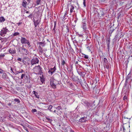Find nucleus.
<instances>
[{
	"mask_svg": "<svg viewBox=\"0 0 132 132\" xmlns=\"http://www.w3.org/2000/svg\"><path fill=\"white\" fill-rule=\"evenodd\" d=\"M130 79L131 81L132 80V72L131 71H130L128 74L127 75L125 82V83L124 84V86L123 87V88L125 89L126 86H127L128 84V80Z\"/></svg>",
	"mask_w": 132,
	"mask_h": 132,
	"instance_id": "1",
	"label": "nucleus"
},
{
	"mask_svg": "<svg viewBox=\"0 0 132 132\" xmlns=\"http://www.w3.org/2000/svg\"><path fill=\"white\" fill-rule=\"evenodd\" d=\"M42 69L39 65L35 66L34 68V73L37 75H39V73H40V75H42Z\"/></svg>",
	"mask_w": 132,
	"mask_h": 132,
	"instance_id": "2",
	"label": "nucleus"
},
{
	"mask_svg": "<svg viewBox=\"0 0 132 132\" xmlns=\"http://www.w3.org/2000/svg\"><path fill=\"white\" fill-rule=\"evenodd\" d=\"M70 77L72 80L76 82L77 84H78V82L80 83V80L77 77H75L73 75V72L71 73Z\"/></svg>",
	"mask_w": 132,
	"mask_h": 132,
	"instance_id": "3",
	"label": "nucleus"
},
{
	"mask_svg": "<svg viewBox=\"0 0 132 132\" xmlns=\"http://www.w3.org/2000/svg\"><path fill=\"white\" fill-rule=\"evenodd\" d=\"M60 81L54 80H51L50 84L51 86L53 89L56 88V85L59 84Z\"/></svg>",
	"mask_w": 132,
	"mask_h": 132,
	"instance_id": "4",
	"label": "nucleus"
},
{
	"mask_svg": "<svg viewBox=\"0 0 132 132\" xmlns=\"http://www.w3.org/2000/svg\"><path fill=\"white\" fill-rule=\"evenodd\" d=\"M100 11H98V14L97 16L98 17H101L102 16H103L105 14V11L104 9L101 8L99 9Z\"/></svg>",
	"mask_w": 132,
	"mask_h": 132,
	"instance_id": "5",
	"label": "nucleus"
},
{
	"mask_svg": "<svg viewBox=\"0 0 132 132\" xmlns=\"http://www.w3.org/2000/svg\"><path fill=\"white\" fill-rule=\"evenodd\" d=\"M67 8L69 10L70 9V13H72L73 12H75V11L74 10V5L73 4H72L71 3H68L67 6Z\"/></svg>",
	"mask_w": 132,
	"mask_h": 132,
	"instance_id": "6",
	"label": "nucleus"
},
{
	"mask_svg": "<svg viewBox=\"0 0 132 132\" xmlns=\"http://www.w3.org/2000/svg\"><path fill=\"white\" fill-rule=\"evenodd\" d=\"M77 71L78 74L80 75L81 77H84L86 74V73L82 69L78 68L77 69Z\"/></svg>",
	"mask_w": 132,
	"mask_h": 132,
	"instance_id": "7",
	"label": "nucleus"
},
{
	"mask_svg": "<svg viewBox=\"0 0 132 132\" xmlns=\"http://www.w3.org/2000/svg\"><path fill=\"white\" fill-rule=\"evenodd\" d=\"M9 31L6 27L3 28L1 30L0 33V35L2 37L5 36V35L6 34L7 32Z\"/></svg>",
	"mask_w": 132,
	"mask_h": 132,
	"instance_id": "8",
	"label": "nucleus"
},
{
	"mask_svg": "<svg viewBox=\"0 0 132 132\" xmlns=\"http://www.w3.org/2000/svg\"><path fill=\"white\" fill-rule=\"evenodd\" d=\"M40 22V20L39 19H38L36 20L34 19V25L36 30H38V29L39 28V24Z\"/></svg>",
	"mask_w": 132,
	"mask_h": 132,
	"instance_id": "9",
	"label": "nucleus"
},
{
	"mask_svg": "<svg viewBox=\"0 0 132 132\" xmlns=\"http://www.w3.org/2000/svg\"><path fill=\"white\" fill-rule=\"evenodd\" d=\"M103 65L105 68H106L107 69H108L109 68V62L107 60L106 58H104L103 59Z\"/></svg>",
	"mask_w": 132,
	"mask_h": 132,
	"instance_id": "10",
	"label": "nucleus"
},
{
	"mask_svg": "<svg viewBox=\"0 0 132 132\" xmlns=\"http://www.w3.org/2000/svg\"><path fill=\"white\" fill-rule=\"evenodd\" d=\"M87 116H84L83 117L81 118L78 120H77V122L78 123H79V122L83 123L87 121Z\"/></svg>",
	"mask_w": 132,
	"mask_h": 132,
	"instance_id": "11",
	"label": "nucleus"
},
{
	"mask_svg": "<svg viewBox=\"0 0 132 132\" xmlns=\"http://www.w3.org/2000/svg\"><path fill=\"white\" fill-rule=\"evenodd\" d=\"M53 80L60 81V77L59 75L56 73L54 75L53 77Z\"/></svg>",
	"mask_w": 132,
	"mask_h": 132,
	"instance_id": "12",
	"label": "nucleus"
},
{
	"mask_svg": "<svg viewBox=\"0 0 132 132\" xmlns=\"http://www.w3.org/2000/svg\"><path fill=\"white\" fill-rule=\"evenodd\" d=\"M83 81L84 82V83H83L81 81L80 83L83 88L86 90L87 89V87L88 85L85 80H83Z\"/></svg>",
	"mask_w": 132,
	"mask_h": 132,
	"instance_id": "13",
	"label": "nucleus"
},
{
	"mask_svg": "<svg viewBox=\"0 0 132 132\" xmlns=\"http://www.w3.org/2000/svg\"><path fill=\"white\" fill-rule=\"evenodd\" d=\"M123 89H124L123 88ZM125 90H124V94L125 95H128L130 92V89L129 88V86H126L125 89Z\"/></svg>",
	"mask_w": 132,
	"mask_h": 132,
	"instance_id": "14",
	"label": "nucleus"
},
{
	"mask_svg": "<svg viewBox=\"0 0 132 132\" xmlns=\"http://www.w3.org/2000/svg\"><path fill=\"white\" fill-rule=\"evenodd\" d=\"M56 68L55 66H54L53 68H51L49 69V71L48 72L50 74L51 73V75H52L55 71Z\"/></svg>",
	"mask_w": 132,
	"mask_h": 132,
	"instance_id": "15",
	"label": "nucleus"
},
{
	"mask_svg": "<svg viewBox=\"0 0 132 132\" xmlns=\"http://www.w3.org/2000/svg\"><path fill=\"white\" fill-rule=\"evenodd\" d=\"M36 8L37 11L36 12V13H34V17L35 18L36 16V17L37 19L38 18H39V16L40 15V12L38 10V9L37 8Z\"/></svg>",
	"mask_w": 132,
	"mask_h": 132,
	"instance_id": "16",
	"label": "nucleus"
},
{
	"mask_svg": "<svg viewBox=\"0 0 132 132\" xmlns=\"http://www.w3.org/2000/svg\"><path fill=\"white\" fill-rule=\"evenodd\" d=\"M77 38L78 37H72L71 40H72L73 43H76L77 44H78V42L77 41Z\"/></svg>",
	"mask_w": 132,
	"mask_h": 132,
	"instance_id": "17",
	"label": "nucleus"
},
{
	"mask_svg": "<svg viewBox=\"0 0 132 132\" xmlns=\"http://www.w3.org/2000/svg\"><path fill=\"white\" fill-rule=\"evenodd\" d=\"M40 78L41 82L42 84L44 83L45 82V76L43 74L41 76H40Z\"/></svg>",
	"mask_w": 132,
	"mask_h": 132,
	"instance_id": "18",
	"label": "nucleus"
},
{
	"mask_svg": "<svg viewBox=\"0 0 132 132\" xmlns=\"http://www.w3.org/2000/svg\"><path fill=\"white\" fill-rule=\"evenodd\" d=\"M9 52L12 54H14L16 53V51L14 48H10L9 51Z\"/></svg>",
	"mask_w": 132,
	"mask_h": 132,
	"instance_id": "19",
	"label": "nucleus"
},
{
	"mask_svg": "<svg viewBox=\"0 0 132 132\" xmlns=\"http://www.w3.org/2000/svg\"><path fill=\"white\" fill-rule=\"evenodd\" d=\"M28 41L24 38L22 37L21 39V42L22 44H26L27 42Z\"/></svg>",
	"mask_w": 132,
	"mask_h": 132,
	"instance_id": "20",
	"label": "nucleus"
},
{
	"mask_svg": "<svg viewBox=\"0 0 132 132\" xmlns=\"http://www.w3.org/2000/svg\"><path fill=\"white\" fill-rule=\"evenodd\" d=\"M98 9L97 8L93 7V13H94V14L95 15L97 13V14H98Z\"/></svg>",
	"mask_w": 132,
	"mask_h": 132,
	"instance_id": "21",
	"label": "nucleus"
},
{
	"mask_svg": "<svg viewBox=\"0 0 132 132\" xmlns=\"http://www.w3.org/2000/svg\"><path fill=\"white\" fill-rule=\"evenodd\" d=\"M84 105L88 107H89L91 106V104L88 102L87 101H85L84 102Z\"/></svg>",
	"mask_w": 132,
	"mask_h": 132,
	"instance_id": "22",
	"label": "nucleus"
},
{
	"mask_svg": "<svg viewBox=\"0 0 132 132\" xmlns=\"http://www.w3.org/2000/svg\"><path fill=\"white\" fill-rule=\"evenodd\" d=\"M39 62V60L38 58L36 57H34V64L38 63Z\"/></svg>",
	"mask_w": 132,
	"mask_h": 132,
	"instance_id": "23",
	"label": "nucleus"
},
{
	"mask_svg": "<svg viewBox=\"0 0 132 132\" xmlns=\"http://www.w3.org/2000/svg\"><path fill=\"white\" fill-rule=\"evenodd\" d=\"M70 27L69 24H67L66 25V29L65 30V31L66 33L69 32L70 30Z\"/></svg>",
	"mask_w": 132,
	"mask_h": 132,
	"instance_id": "24",
	"label": "nucleus"
},
{
	"mask_svg": "<svg viewBox=\"0 0 132 132\" xmlns=\"http://www.w3.org/2000/svg\"><path fill=\"white\" fill-rule=\"evenodd\" d=\"M82 28L84 30H86V22H82Z\"/></svg>",
	"mask_w": 132,
	"mask_h": 132,
	"instance_id": "25",
	"label": "nucleus"
},
{
	"mask_svg": "<svg viewBox=\"0 0 132 132\" xmlns=\"http://www.w3.org/2000/svg\"><path fill=\"white\" fill-rule=\"evenodd\" d=\"M34 81L35 82H36L37 83L39 82V80L40 79H39V77L37 76L36 77V78L34 79Z\"/></svg>",
	"mask_w": 132,
	"mask_h": 132,
	"instance_id": "26",
	"label": "nucleus"
},
{
	"mask_svg": "<svg viewBox=\"0 0 132 132\" xmlns=\"http://www.w3.org/2000/svg\"><path fill=\"white\" fill-rule=\"evenodd\" d=\"M56 22L55 21L54 22V28L52 30V32H53L54 33H55V27H56Z\"/></svg>",
	"mask_w": 132,
	"mask_h": 132,
	"instance_id": "27",
	"label": "nucleus"
},
{
	"mask_svg": "<svg viewBox=\"0 0 132 132\" xmlns=\"http://www.w3.org/2000/svg\"><path fill=\"white\" fill-rule=\"evenodd\" d=\"M37 44L38 45H40V46H42L43 47L44 46H45V44L44 43V42H38L37 43Z\"/></svg>",
	"mask_w": 132,
	"mask_h": 132,
	"instance_id": "28",
	"label": "nucleus"
},
{
	"mask_svg": "<svg viewBox=\"0 0 132 132\" xmlns=\"http://www.w3.org/2000/svg\"><path fill=\"white\" fill-rule=\"evenodd\" d=\"M45 120H47V122H51L52 121V119H51L50 118H49L47 117H45Z\"/></svg>",
	"mask_w": 132,
	"mask_h": 132,
	"instance_id": "29",
	"label": "nucleus"
},
{
	"mask_svg": "<svg viewBox=\"0 0 132 132\" xmlns=\"http://www.w3.org/2000/svg\"><path fill=\"white\" fill-rule=\"evenodd\" d=\"M34 94L36 97L37 98H38L39 97V96L38 95V93L36 92L35 91H34Z\"/></svg>",
	"mask_w": 132,
	"mask_h": 132,
	"instance_id": "30",
	"label": "nucleus"
},
{
	"mask_svg": "<svg viewBox=\"0 0 132 132\" xmlns=\"http://www.w3.org/2000/svg\"><path fill=\"white\" fill-rule=\"evenodd\" d=\"M26 4H27L26 1L24 0L23 1V2H22V6H23V7H25L26 6Z\"/></svg>",
	"mask_w": 132,
	"mask_h": 132,
	"instance_id": "31",
	"label": "nucleus"
},
{
	"mask_svg": "<svg viewBox=\"0 0 132 132\" xmlns=\"http://www.w3.org/2000/svg\"><path fill=\"white\" fill-rule=\"evenodd\" d=\"M41 0H37V1L35 2V5L36 6V5L39 4L41 2Z\"/></svg>",
	"mask_w": 132,
	"mask_h": 132,
	"instance_id": "32",
	"label": "nucleus"
},
{
	"mask_svg": "<svg viewBox=\"0 0 132 132\" xmlns=\"http://www.w3.org/2000/svg\"><path fill=\"white\" fill-rule=\"evenodd\" d=\"M128 95H125L123 97V100L124 101H126L128 99Z\"/></svg>",
	"mask_w": 132,
	"mask_h": 132,
	"instance_id": "33",
	"label": "nucleus"
},
{
	"mask_svg": "<svg viewBox=\"0 0 132 132\" xmlns=\"http://www.w3.org/2000/svg\"><path fill=\"white\" fill-rule=\"evenodd\" d=\"M5 20L3 16H1L0 17V22H2L4 21Z\"/></svg>",
	"mask_w": 132,
	"mask_h": 132,
	"instance_id": "34",
	"label": "nucleus"
},
{
	"mask_svg": "<svg viewBox=\"0 0 132 132\" xmlns=\"http://www.w3.org/2000/svg\"><path fill=\"white\" fill-rule=\"evenodd\" d=\"M22 52L23 54H26L28 53L27 50L24 48H23V51Z\"/></svg>",
	"mask_w": 132,
	"mask_h": 132,
	"instance_id": "35",
	"label": "nucleus"
},
{
	"mask_svg": "<svg viewBox=\"0 0 132 132\" xmlns=\"http://www.w3.org/2000/svg\"><path fill=\"white\" fill-rule=\"evenodd\" d=\"M67 70L68 72L70 73V75L71 73L73 72H71V68L69 67H68L67 68Z\"/></svg>",
	"mask_w": 132,
	"mask_h": 132,
	"instance_id": "36",
	"label": "nucleus"
},
{
	"mask_svg": "<svg viewBox=\"0 0 132 132\" xmlns=\"http://www.w3.org/2000/svg\"><path fill=\"white\" fill-rule=\"evenodd\" d=\"M61 64L62 65H64L66 64V62L64 60H62Z\"/></svg>",
	"mask_w": 132,
	"mask_h": 132,
	"instance_id": "37",
	"label": "nucleus"
},
{
	"mask_svg": "<svg viewBox=\"0 0 132 132\" xmlns=\"http://www.w3.org/2000/svg\"><path fill=\"white\" fill-rule=\"evenodd\" d=\"M2 77L3 79H5L6 78V75L5 73H4L3 74Z\"/></svg>",
	"mask_w": 132,
	"mask_h": 132,
	"instance_id": "38",
	"label": "nucleus"
},
{
	"mask_svg": "<svg viewBox=\"0 0 132 132\" xmlns=\"http://www.w3.org/2000/svg\"><path fill=\"white\" fill-rule=\"evenodd\" d=\"M53 106L51 105H50L48 108V109L50 110L51 111H53V110H51Z\"/></svg>",
	"mask_w": 132,
	"mask_h": 132,
	"instance_id": "39",
	"label": "nucleus"
},
{
	"mask_svg": "<svg viewBox=\"0 0 132 132\" xmlns=\"http://www.w3.org/2000/svg\"><path fill=\"white\" fill-rule=\"evenodd\" d=\"M83 56H82L84 57L86 59H88V55H85L84 54H82Z\"/></svg>",
	"mask_w": 132,
	"mask_h": 132,
	"instance_id": "40",
	"label": "nucleus"
},
{
	"mask_svg": "<svg viewBox=\"0 0 132 132\" xmlns=\"http://www.w3.org/2000/svg\"><path fill=\"white\" fill-rule=\"evenodd\" d=\"M86 0H83V4L84 5V7H85L86 6Z\"/></svg>",
	"mask_w": 132,
	"mask_h": 132,
	"instance_id": "41",
	"label": "nucleus"
},
{
	"mask_svg": "<svg viewBox=\"0 0 132 132\" xmlns=\"http://www.w3.org/2000/svg\"><path fill=\"white\" fill-rule=\"evenodd\" d=\"M8 119L10 120L11 121H12L13 120V118H12L11 116V115H10L9 116H8L7 117Z\"/></svg>",
	"mask_w": 132,
	"mask_h": 132,
	"instance_id": "42",
	"label": "nucleus"
},
{
	"mask_svg": "<svg viewBox=\"0 0 132 132\" xmlns=\"http://www.w3.org/2000/svg\"><path fill=\"white\" fill-rule=\"evenodd\" d=\"M23 48L22 47H20L19 48V52H22L23 51Z\"/></svg>",
	"mask_w": 132,
	"mask_h": 132,
	"instance_id": "43",
	"label": "nucleus"
},
{
	"mask_svg": "<svg viewBox=\"0 0 132 132\" xmlns=\"http://www.w3.org/2000/svg\"><path fill=\"white\" fill-rule=\"evenodd\" d=\"M110 41L109 39H107L106 40V43L107 44V46L109 45Z\"/></svg>",
	"mask_w": 132,
	"mask_h": 132,
	"instance_id": "44",
	"label": "nucleus"
},
{
	"mask_svg": "<svg viewBox=\"0 0 132 132\" xmlns=\"http://www.w3.org/2000/svg\"><path fill=\"white\" fill-rule=\"evenodd\" d=\"M19 35V33L18 32H15L13 34L14 36H16Z\"/></svg>",
	"mask_w": 132,
	"mask_h": 132,
	"instance_id": "45",
	"label": "nucleus"
},
{
	"mask_svg": "<svg viewBox=\"0 0 132 132\" xmlns=\"http://www.w3.org/2000/svg\"><path fill=\"white\" fill-rule=\"evenodd\" d=\"M39 52L41 53H43V51L42 48L38 49Z\"/></svg>",
	"mask_w": 132,
	"mask_h": 132,
	"instance_id": "46",
	"label": "nucleus"
},
{
	"mask_svg": "<svg viewBox=\"0 0 132 132\" xmlns=\"http://www.w3.org/2000/svg\"><path fill=\"white\" fill-rule=\"evenodd\" d=\"M56 109L58 110H60L61 109H62V108L61 107V106H58V107H57L56 108Z\"/></svg>",
	"mask_w": 132,
	"mask_h": 132,
	"instance_id": "47",
	"label": "nucleus"
},
{
	"mask_svg": "<svg viewBox=\"0 0 132 132\" xmlns=\"http://www.w3.org/2000/svg\"><path fill=\"white\" fill-rule=\"evenodd\" d=\"M121 14L120 13H119L118 15L117 16V19H118V20L120 18V16H121Z\"/></svg>",
	"mask_w": 132,
	"mask_h": 132,
	"instance_id": "48",
	"label": "nucleus"
},
{
	"mask_svg": "<svg viewBox=\"0 0 132 132\" xmlns=\"http://www.w3.org/2000/svg\"><path fill=\"white\" fill-rule=\"evenodd\" d=\"M4 56L5 55L3 54H0V58H1L2 57H4Z\"/></svg>",
	"mask_w": 132,
	"mask_h": 132,
	"instance_id": "49",
	"label": "nucleus"
},
{
	"mask_svg": "<svg viewBox=\"0 0 132 132\" xmlns=\"http://www.w3.org/2000/svg\"><path fill=\"white\" fill-rule=\"evenodd\" d=\"M14 101L18 102V103L19 102H20V100H19L17 98L15 99L14 100Z\"/></svg>",
	"mask_w": 132,
	"mask_h": 132,
	"instance_id": "50",
	"label": "nucleus"
},
{
	"mask_svg": "<svg viewBox=\"0 0 132 132\" xmlns=\"http://www.w3.org/2000/svg\"><path fill=\"white\" fill-rule=\"evenodd\" d=\"M115 29H113L112 30H110V33L111 34L114 31Z\"/></svg>",
	"mask_w": 132,
	"mask_h": 132,
	"instance_id": "51",
	"label": "nucleus"
},
{
	"mask_svg": "<svg viewBox=\"0 0 132 132\" xmlns=\"http://www.w3.org/2000/svg\"><path fill=\"white\" fill-rule=\"evenodd\" d=\"M27 59V58L26 57H23V59L22 61H24V60H26Z\"/></svg>",
	"mask_w": 132,
	"mask_h": 132,
	"instance_id": "52",
	"label": "nucleus"
},
{
	"mask_svg": "<svg viewBox=\"0 0 132 132\" xmlns=\"http://www.w3.org/2000/svg\"><path fill=\"white\" fill-rule=\"evenodd\" d=\"M67 15L66 13H65L64 16H63V19H64V20H65L66 18H65V15Z\"/></svg>",
	"mask_w": 132,
	"mask_h": 132,
	"instance_id": "53",
	"label": "nucleus"
},
{
	"mask_svg": "<svg viewBox=\"0 0 132 132\" xmlns=\"http://www.w3.org/2000/svg\"><path fill=\"white\" fill-rule=\"evenodd\" d=\"M17 60L20 62H21L22 59L20 58H18L17 59Z\"/></svg>",
	"mask_w": 132,
	"mask_h": 132,
	"instance_id": "54",
	"label": "nucleus"
},
{
	"mask_svg": "<svg viewBox=\"0 0 132 132\" xmlns=\"http://www.w3.org/2000/svg\"><path fill=\"white\" fill-rule=\"evenodd\" d=\"M25 75L24 74H22L21 76V78L22 79L24 77Z\"/></svg>",
	"mask_w": 132,
	"mask_h": 132,
	"instance_id": "55",
	"label": "nucleus"
},
{
	"mask_svg": "<svg viewBox=\"0 0 132 132\" xmlns=\"http://www.w3.org/2000/svg\"><path fill=\"white\" fill-rule=\"evenodd\" d=\"M118 34H117V35H116L115 36L114 39H116V40H117V38L118 37Z\"/></svg>",
	"mask_w": 132,
	"mask_h": 132,
	"instance_id": "56",
	"label": "nucleus"
},
{
	"mask_svg": "<svg viewBox=\"0 0 132 132\" xmlns=\"http://www.w3.org/2000/svg\"><path fill=\"white\" fill-rule=\"evenodd\" d=\"M70 132H75L71 128H70Z\"/></svg>",
	"mask_w": 132,
	"mask_h": 132,
	"instance_id": "57",
	"label": "nucleus"
},
{
	"mask_svg": "<svg viewBox=\"0 0 132 132\" xmlns=\"http://www.w3.org/2000/svg\"><path fill=\"white\" fill-rule=\"evenodd\" d=\"M36 113L37 114H38L40 115L42 113L39 111H38Z\"/></svg>",
	"mask_w": 132,
	"mask_h": 132,
	"instance_id": "58",
	"label": "nucleus"
},
{
	"mask_svg": "<svg viewBox=\"0 0 132 132\" xmlns=\"http://www.w3.org/2000/svg\"><path fill=\"white\" fill-rule=\"evenodd\" d=\"M69 86L70 87H72L73 86V84L72 83H71L69 84Z\"/></svg>",
	"mask_w": 132,
	"mask_h": 132,
	"instance_id": "59",
	"label": "nucleus"
},
{
	"mask_svg": "<svg viewBox=\"0 0 132 132\" xmlns=\"http://www.w3.org/2000/svg\"><path fill=\"white\" fill-rule=\"evenodd\" d=\"M3 71L0 68V73H3Z\"/></svg>",
	"mask_w": 132,
	"mask_h": 132,
	"instance_id": "60",
	"label": "nucleus"
},
{
	"mask_svg": "<svg viewBox=\"0 0 132 132\" xmlns=\"http://www.w3.org/2000/svg\"><path fill=\"white\" fill-rule=\"evenodd\" d=\"M27 44L29 46V47H30V43L28 42V41Z\"/></svg>",
	"mask_w": 132,
	"mask_h": 132,
	"instance_id": "61",
	"label": "nucleus"
},
{
	"mask_svg": "<svg viewBox=\"0 0 132 132\" xmlns=\"http://www.w3.org/2000/svg\"><path fill=\"white\" fill-rule=\"evenodd\" d=\"M27 61V60H24V62H24V61H22L23 63H24V64H26V63L27 62H26V61Z\"/></svg>",
	"mask_w": 132,
	"mask_h": 132,
	"instance_id": "62",
	"label": "nucleus"
},
{
	"mask_svg": "<svg viewBox=\"0 0 132 132\" xmlns=\"http://www.w3.org/2000/svg\"><path fill=\"white\" fill-rule=\"evenodd\" d=\"M31 64L32 65H33V59H32L31 61Z\"/></svg>",
	"mask_w": 132,
	"mask_h": 132,
	"instance_id": "63",
	"label": "nucleus"
},
{
	"mask_svg": "<svg viewBox=\"0 0 132 132\" xmlns=\"http://www.w3.org/2000/svg\"><path fill=\"white\" fill-rule=\"evenodd\" d=\"M21 24V22H19V23H17L16 24H18V26L20 25Z\"/></svg>",
	"mask_w": 132,
	"mask_h": 132,
	"instance_id": "64",
	"label": "nucleus"
}]
</instances>
